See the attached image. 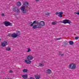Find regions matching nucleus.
Listing matches in <instances>:
<instances>
[{"mask_svg": "<svg viewBox=\"0 0 79 79\" xmlns=\"http://www.w3.org/2000/svg\"><path fill=\"white\" fill-rule=\"evenodd\" d=\"M16 32L17 33L16 34L15 33L11 34L10 35V37H12V38H16V37H17L18 36H19V35L21 34L20 31H17Z\"/></svg>", "mask_w": 79, "mask_h": 79, "instance_id": "7ed1b4c3", "label": "nucleus"}, {"mask_svg": "<svg viewBox=\"0 0 79 79\" xmlns=\"http://www.w3.org/2000/svg\"><path fill=\"white\" fill-rule=\"evenodd\" d=\"M4 24L6 26H11V23L9 22H4Z\"/></svg>", "mask_w": 79, "mask_h": 79, "instance_id": "1a4fd4ad", "label": "nucleus"}, {"mask_svg": "<svg viewBox=\"0 0 79 79\" xmlns=\"http://www.w3.org/2000/svg\"><path fill=\"white\" fill-rule=\"evenodd\" d=\"M39 65L40 67H43V66H44V64L42 63H40Z\"/></svg>", "mask_w": 79, "mask_h": 79, "instance_id": "f3484780", "label": "nucleus"}, {"mask_svg": "<svg viewBox=\"0 0 79 79\" xmlns=\"http://www.w3.org/2000/svg\"><path fill=\"white\" fill-rule=\"evenodd\" d=\"M60 39H61V38H59L56 39V40H60Z\"/></svg>", "mask_w": 79, "mask_h": 79, "instance_id": "a878e982", "label": "nucleus"}, {"mask_svg": "<svg viewBox=\"0 0 79 79\" xmlns=\"http://www.w3.org/2000/svg\"><path fill=\"white\" fill-rule=\"evenodd\" d=\"M23 72H24V73H26V72L27 71V69H24L23 70Z\"/></svg>", "mask_w": 79, "mask_h": 79, "instance_id": "5701e85b", "label": "nucleus"}, {"mask_svg": "<svg viewBox=\"0 0 79 79\" xmlns=\"http://www.w3.org/2000/svg\"><path fill=\"white\" fill-rule=\"evenodd\" d=\"M30 79H34V78L32 77H30Z\"/></svg>", "mask_w": 79, "mask_h": 79, "instance_id": "c756f323", "label": "nucleus"}, {"mask_svg": "<svg viewBox=\"0 0 79 79\" xmlns=\"http://www.w3.org/2000/svg\"><path fill=\"white\" fill-rule=\"evenodd\" d=\"M52 25H55L56 24H57V22H52Z\"/></svg>", "mask_w": 79, "mask_h": 79, "instance_id": "aec40b11", "label": "nucleus"}, {"mask_svg": "<svg viewBox=\"0 0 79 79\" xmlns=\"http://www.w3.org/2000/svg\"><path fill=\"white\" fill-rule=\"evenodd\" d=\"M14 12L16 13H19V9H18L16 7H15L13 9Z\"/></svg>", "mask_w": 79, "mask_h": 79, "instance_id": "9d476101", "label": "nucleus"}, {"mask_svg": "<svg viewBox=\"0 0 79 79\" xmlns=\"http://www.w3.org/2000/svg\"><path fill=\"white\" fill-rule=\"evenodd\" d=\"M8 45V44L6 41H5L1 43V46H2V47H6V45Z\"/></svg>", "mask_w": 79, "mask_h": 79, "instance_id": "0eeeda50", "label": "nucleus"}, {"mask_svg": "<svg viewBox=\"0 0 79 79\" xmlns=\"http://www.w3.org/2000/svg\"><path fill=\"white\" fill-rule=\"evenodd\" d=\"M13 70H9V73H13Z\"/></svg>", "mask_w": 79, "mask_h": 79, "instance_id": "393cba45", "label": "nucleus"}, {"mask_svg": "<svg viewBox=\"0 0 79 79\" xmlns=\"http://www.w3.org/2000/svg\"><path fill=\"white\" fill-rule=\"evenodd\" d=\"M63 12L60 11L59 12H57L56 13V15H57L59 14V15H58V16L60 18H63Z\"/></svg>", "mask_w": 79, "mask_h": 79, "instance_id": "39448f33", "label": "nucleus"}, {"mask_svg": "<svg viewBox=\"0 0 79 79\" xmlns=\"http://www.w3.org/2000/svg\"><path fill=\"white\" fill-rule=\"evenodd\" d=\"M2 16H5V14L2 13L1 14Z\"/></svg>", "mask_w": 79, "mask_h": 79, "instance_id": "bb28decb", "label": "nucleus"}, {"mask_svg": "<svg viewBox=\"0 0 79 79\" xmlns=\"http://www.w3.org/2000/svg\"><path fill=\"white\" fill-rule=\"evenodd\" d=\"M63 23L64 24H70L72 23V22L69 20L68 19H64L63 20Z\"/></svg>", "mask_w": 79, "mask_h": 79, "instance_id": "423d86ee", "label": "nucleus"}, {"mask_svg": "<svg viewBox=\"0 0 79 79\" xmlns=\"http://www.w3.org/2000/svg\"><path fill=\"white\" fill-rule=\"evenodd\" d=\"M64 56V54H59V56Z\"/></svg>", "mask_w": 79, "mask_h": 79, "instance_id": "b1692460", "label": "nucleus"}, {"mask_svg": "<svg viewBox=\"0 0 79 79\" xmlns=\"http://www.w3.org/2000/svg\"><path fill=\"white\" fill-rule=\"evenodd\" d=\"M6 50L7 51H10L11 50V48H6Z\"/></svg>", "mask_w": 79, "mask_h": 79, "instance_id": "412c9836", "label": "nucleus"}, {"mask_svg": "<svg viewBox=\"0 0 79 79\" xmlns=\"http://www.w3.org/2000/svg\"><path fill=\"white\" fill-rule=\"evenodd\" d=\"M31 52V49L30 48H27V52L28 53V52Z\"/></svg>", "mask_w": 79, "mask_h": 79, "instance_id": "a211bd4d", "label": "nucleus"}, {"mask_svg": "<svg viewBox=\"0 0 79 79\" xmlns=\"http://www.w3.org/2000/svg\"><path fill=\"white\" fill-rule=\"evenodd\" d=\"M34 58V57L31 55H29L27 56V59L30 60H32Z\"/></svg>", "mask_w": 79, "mask_h": 79, "instance_id": "9b49d317", "label": "nucleus"}, {"mask_svg": "<svg viewBox=\"0 0 79 79\" xmlns=\"http://www.w3.org/2000/svg\"><path fill=\"white\" fill-rule=\"evenodd\" d=\"M69 44L71 45H73L74 44V42L72 41H70L69 42Z\"/></svg>", "mask_w": 79, "mask_h": 79, "instance_id": "6ab92c4d", "label": "nucleus"}, {"mask_svg": "<svg viewBox=\"0 0 79 79\" xmlns=\"http://www.w3.org/2000/svg\"><path fill=\"white\" fill-rule=\"evenodd\" d=\"M45 15H50V14H51V13H50V12H46V13H45Z\"/></svg>", "mask_w": 79, "mask_h": 79, "instance_id": "4be33fe9", "label": "nucleus"}, {"mask_svg": "<svg viewBox=\"0 0 79 79\" xmlns=\"http://www.w3.org/2000/svg\"><path fill=\"white\" fill-rule=\"evenodd\" d=\"M37 25H35L32 27L33 29H41L42 27H44L45 26V22L44 21H41L40 23H36Z\"/></svg>", "mask_w": 79, "mask_h": 79, "instance_id": "f03ea898", "label": "nucleus"}, {"mask_svg": "<svg viewBox=\"0 0 79 79\" xmlns=\"http://www.w3.org/2000/svg\"><path fill=\"white\" fill-rule=\"evenodd\" d=\"M75 13L76 14H77L78 15H79V12H75Z\"/></svg>", "mask_w": 79, "mask_h": 79, "instance_id": "c85d7f7f", "label": "nucleus"}, {"mask_svg": "<svg viewBox=\"0 0 79 79\" xmlns=\"http://www.w3.org/2000/svg\"><path fill=\"white\" fill-rule=\"evenodd\" d=\"M75 39H79V37H76L75 38Z\"/></svg>", "mask_w": 79, "mask_h": 79, "instance_id": "cd10ccee", "label": "nucleus"}, {"mask_svg": "<svg viewBox=\"0 0 79 79\" xmlns=\"http://www.w3.org/2000/svg\"><path fill=\"white\" fill-rule=\"evenodd\" d=\"M52 73V71L50 69H48L46 70V73L48 74H50Z\"/></svg>", "mask_w": 79, "mask_h": 79, "instance_id": "ddd939ff", "label": "nucleus"}, {"mask_svg": "<svg viewBox=\"0 0 79 79\" xmlns=\"http://www.w3.org/2000/svg\"><path fill=\"white\" fill-rule=\"evenodd\" d=\"M23 4L24 5V6H22L20 7V9L21 10V12L23 14H26V13H27V10L26 8H29L27 5H28L29 3L28 2L26 1L23 3Z\"/></svg>", "mask_w": 79, "mask_h": 79, "instance_id": "f257e3e1", "label": "nucleus"}, {"mask_svg": "<svg viewBox=\"0 0 79 79\" xmlns=\"http://www.w3.org/2000/svg\"><path fill=\"white\" fill-rule=\"evenodd\" d=\"M21 2L19 1L17 3V5L18 6H20L21 5Z\"/></svg>", "mask_w": 79, "mask_h": 79, "instance_id": "dca6fc26", "label": "nucleus"}, {"mask_svg": "<svg viewBox=\"0 0 79 79\" xmlns=\"http://www.w3.org/2000/svg\"><path fill=\"white\" fill-rule=\"evenodd\" d=\"M25 62L26 64H29L31 63V61L30 60L27 59L25 60Z\"/></svg>", "mask_w": 79, "mask_h": 79, "instance_id": "f8f14e48", "label": "nucleus"}, {"mask_svg": "<svg viewBox=\"0 0 79 79\" xmlns=\"http://www.w3.org/2000/svg\"><path fill=\"white\" fill-rule=\"evenodd\" d=\"M5 79H9V78L6 79V78H5Z\"/></svg>", "mask_w": 79, "mask_h": 79, "instance_id": "2f4dec72", "label": "nucleus"}, {"mask_svg": "<svg viewBox=\"0 0 79 79\" xmlns=\"http://www.w3.org/2000/svg\"><path fill=\"white\" fill-rule=\"evenodd\" d=\"M22 77L23 79H27V75H24L22 76Z\"/></svg>", "mask_w": 79, "mask_h": 79, "instance_id": "4468645a", "label": "nucleus"}, {"mask_svg": "<svg viewBox=\"0 0 79 79\" xmlns=\"http://www.w3.org/2000/svg\"><path fill=\"white\" fill-rule=\"evenodd\" d=\"M69 69H75L76 68V64L73 63L70 64L69 65Z\"/></svg>", "mask_w": 79, "mask_h": 79, "instance_id": "20e7f679", "label": "nucleus"}, {"mask_svg": "<svg viewBox=\"0 0 79 79\" xmlns=\"http://www.w3.org/2000/svg\"><path fill=\"white\" fill-rule=\"evenodd\" d=\"M36 2H39V0H35Z\"/></svg>", "mask_w": 79, "mask_h": 79, "instance_id": "7c9ffc66", "label": "nucleus"}, {"mask_svg": "<svg viewBox=\"0 0 79 79\" xmlns=\"http://www.w3.org/2000/svg\"><path fill=\"white\" fill-rule=\"evenodd\" d=\"M35 77L36 79H40V75H37L35 76Z\"/></svg>", "mask_w": 79, "mask_h": 79, "instance_id": "2eb2a0df", "label": "nucleus"}, {"mask_svg": "<svg viewBox=\"0 0 79 79\" xmlns=\"http://www.w3.org/2000/svg\"><path fill=\"white\" fill-rule=\"evenodd\" d=\"M36 23H37V21L36 20L34 21L33 23L32 22H30L29 23V24H31L30 26V27H32V26L33 27V26H34V24H36Z\"/></svg>", "mask_w": 79, "mask_h": 79, "instance_id": "6e6552de", "label": "nucleus"}, {"mask_svg": "<svg viewBox=\"0 0 79 79\" xmlns=\"http://www.w3.org/2000/svg\"><path fill=\"white\" fill-rule=\"evenodd\" d=\"M0 40H1V39L0 38Z\"/></svg>", "mask_w": 79, "mask_h": 79, "instance_id": "473e14b6", "label": "nucleus"}]
</instances>
